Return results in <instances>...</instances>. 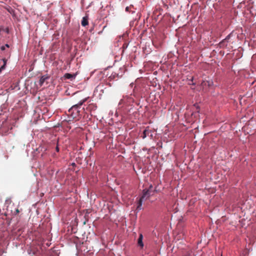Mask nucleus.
Returning <instances> with one entry per match:
<instances>
[{
  "mask_svg": "<svg viewBox=\"0 0 256 256\" xmlns=\"http://www.w3.org/2000/svg\"><path fill=\"white\" fill-rule=\"evenodd\" d=\"M56 150L57 152H59V148H58V146L56 147Z\"/></svg>",
  "mask_w": 256,
  "mask_h": 256,
  "instance_id": "dca6fc26",
  "label": "nucleus"
},
{
  "mask_svg": "<svg viewBox=\"0 0 256 256\" xmlns=\"http://www.w3.org/2000/svg\"><path fill=\"white\" fill-rule=\"evenodd\" d=\"M142 238H143V236H142V234H140L139 238H138V245L140 246L141 247H143L144 246V243L142 242Z\"/></svg>",
  "mask_w": 256,
  "mask_h": 256,
  "instance_id": "1a4fd4ad",
  "label": "nucleus"
},
{
  "mask_svg": "<svg viewBox=\"0 0 256 256\" xmlns=\"http://www.w3.org/2000/svg\"><path fill=\"white\" fill-rule=\"evenodd\" d=\"M202 85L204 86H208V87H211L214 85V82L212 79L208 78V80H204L202 81Z\"/></svg>",
  "mask_w": 256,
  "mask_h": 256,
  "instance_id": "39448f33",
  "label": "nucleus"
},
{
  "mask_svg": "<svg viewBox=\"0 0 256 256\" xmlns=\"http://www.w3.org/2000/svg\"><path fill=\"white\" fill-rule=\"evenodd\" d=\"M16 214L18 213L19 212V210H16Z\"/></svg>",
  "mask_w": 256,
  "mask_h": 256,
  "instance_id": "412c9836",
  "label": "nucleus"
},
{
  "mask_svg": "<svg viewBox=\"0 0 256 256\" xmlns=\"http://www.w3.org/2000/svg\"><path fill=\"white\" fill-rule=\"evenodd\" d=\"M81 24L83 26H85L88 24V16H86L83 17Z\"/></svg>",
  "mask_w": 256,
  "mask_h": 256,
  "instance_id": "6e6552de",
  "label": "nucleus"
},
{
  "mask_svg": "<svg viewBox=\"0 0 256 256\" xmlns=\"http://www.w3.org/2000/svg\"><path fill=\"white\" fill-rule=\"evenodd\" d=\"M131 12H132V14H134V12H135V11H134V10H132V11H131Z\"/></svg>",
  "mask_w": 256,
  "mask_h": 256,
  "instance_id": "aec40b11",
  "label": "nucleus"
},
{
  "mask_svg": "<svg viewBox=\"0 0 256 256\" xmlns=\"http://www.w3.org/2000/svg\"><path fill=\"white\" fill-rule=\"evenodd\" d=\"M4 64L2 66H1V67L0 68H1V70H2V69H4V67H5V65H6L5 61H4Z\"/></svg>",
  "mask_w": 256,
  "mask_h": 256,
  "instance_id": "2eb2a0df",
  "label": "nucleus"
},
{
  "mask_svg": "<svg viewBox=\"0 0 256 256\" xmlns=\"http://www.w3.org/2000/svg\"><path fill=\"white\" fill-rule=\"evenodd\" d=\"M152 195H154V192L152 194L149 192L148 191L146 190V188L143 190L142 194V196L140 198L138 203L136 209L138 211L142 209V206L144 200L148 199L150 196Z\"/></svg>",
  "mask_w": 256,
  "mask_h": 256,
  "instance_id": "f257e3e1",
  "label": "nucleus"
},
{
  "mask_svg": "<svg viewBox=\"0 0 256 256\" xmlns=\"http://www.w3.org/2000/svg\"><path fill=\"white\" fill-rule=\"evenodd\" d=\"M126 99L124 98H122V99H121L120 100L119 103H118V106H120L122 104H126Z\"/></svg>",
  "mask_w": 256,
  "mask_h": 256,
  "instance_id": "f8f14e48",
  "label": "nucleus"
},
{
  "mask_svg": "<svg viewBox=\"0 0 256 256\" xmlns=\"http://www.w3.org/2000/svg\"><path fill=\"white\" fill-rule=\"evenodd\" d=\"M104 89L105 88L104 85L100 84L96 88L94 92L96 94V93L99 92V95L100 96L104 92Z\"/></svg>",
  "mask_w": 256,
  "mask_h": 256,
  "instance_id": "20e7f679",
  "label": "nucleus"
},
{
  "mask_svg": "<svg viewBox=\"0 0 256 256\" xmlns=\"http://www.w3.org/2000/svg\"><path fill=\"white\" fill-rule=\"evenodd\" d=\"M86 98H84L81 100L78 103L72 106L68 110L69 112H70L72 110L74 109L77 110V112H79L78 109L86 101Z\"/></svg>",
  "mask_w": 256,
  "mask_h": 256,
  "instance_id": "7ed1b4c3",
  "label": "nucleus"
},
{
  "mask_svg": "<svg viewBox=\"0 0 256 256\" xmlns=\"http://www.w3.org/2000/svg\"><path fill=\"white\" fill-rule=\"evenodd\" d=\"M50 78V76L48 74H45L42 76L38 82L40 86H41L43 85L44 82Z\"/></svg>",
  "mask_w": 256,
  "mask_h": 256,
  "instance_id": "423d86ee",
  "label": "nucleus"
},
{
  "mask_svg": "<svg viewBox=\"0 0 256 256\" xmlns=\"http://www.w3.org/2000/svg\"><path fill=\"white\" fill-rule=\"evenodd\" d=\"M6 32H8V30H6Z\"/></svg>",
  "mask_w": 256,
  "mask_h": 256,
  "instance_id": "4be33fe9",
  "label": "nucleus"
},
{
  "mask_svg": "<svg viewBox=\"0 0 256 256\" xmlns=\"http://www.w3.org/2000/svg\"><path fill=\"white\" fill-rule=\"evenodd\" d=\"M192 84V85H195L196 84L194 82H190V83L189 84Z\"/></svg>",
  "mask_w": 256,
  "mask_h": 256,
  "instance_id": "a211bd4d",
  "label": "nucleus"
},
{
  "mask_svg": "<svg viewBox=\"0 0 256 256\" xmlns=\"http://www.w3.org/2000/svg\"><path fill=\"white\" fill-rule=\"evenodd\" d=\"M232 33H230L228 34L225 38L222 40L220 43L219 46L220 48H226L228 46V40L231 38Z\"/></svg>",
  "mask_w": 256,
  "mask_h": 256,
  "instance_id": "f03ea898",
  "label": "nucleus"
},
{
  "mask_svg": "<svg viewBox=\"0 0 256 256\" xmlns=\"http://www.w3.org/2000/svg\"><path fill=\"white\" fill-rule=\"evenodd\" d=\"M193 80H194V78H193V77H192V78L190 80L192 82Z\"/></svg>",
  "mask_w": 256,
  "mask_h": 256,
  "instance_id": "6ab92c4d",
  "label": "nucleus"
},
{
  "mask_svg": "<svg viewBox=\"0 0 256 256\" xmlns=\"http://www.w3.org/2000/svg\"><path fill=\"white\" fill-rule=\"evenodd\" d=\"M0 72H1V68H0Z\"/></svg>",
  "mask_w": 256,
  "mask_h": 256,
  "instance_id": "5701e85b",
  "label": "nucleus"
},
{
  "mask_svg": "<svg viewBox=\"0 0 256 256\" xmlns=\"http://www.w3.org/2000/svg\"><path fill=\"white\" fill-rule=\"evenodd\" d=\"M146 190H148V192L151 194H152L154 192V194L155 192H157V190L156 188H153L152 184H150L148 188L146 189Z\"/></svg>",
  "mask_w": 256,
  "mask_h": 256,
  "instance_id": "9d476101",
  "label": "nucleus"
},
{
  "mask_svg": "<svg viewBox=\"0 0 256 256\" xmlns=\"http://www.w3.org/2000/svg\"><path fill=\"white\" fill-rule=\"evenodd\" d=\"M131 6H126V12H129V9L130 8Z\"/></svg>",
  "mask_w": 256,
  "mask_h": 256,
  "instance_id": "4468645a",
  "label": "nucleus"
},
{
  "mask_svg": "<svg viewBox=\"0 0 256 256\" xmlns=\"http://www.w3.org/2000/svg\"><path fill=\"white\" fill-rule=\"evenodd\" d=\"M117 76H118V77H121V76H122V74H117Z\"/></svg>",
  "mask_w": 256,
  "mask_h": 256,
  "instance_id": "f3484780",
  "label": "nucleus"
},
{
  "mask_svg": "<svg viewBox=\"0 0 256 256\" xmlns=\"http://www.w3.org/2000/svg\"><path fill=\"white\" fill-rule=\"evenodd\" d=\"M64 78L66 79H72L75 78V76L72 75L70 74L66 73L64 76Z\"/></svg>",
  "mask_w": 256,
  "mask_h": 256,
  "instance_id": "9b49d317",
  "label": "nucleus"
},
{
  "mask_svg": "<svg viewBox=\"0 0 256 256\" xmlns=\"http://www.w3.org/2000/svg\"><path fill=\"white\" fill-rule=\"evenodd\" d=\"M9 45L8 44H6L4 46H2L0 47V49L2 50H5L6 47L9 48Z\"/></svg>",
  "mask_w": 256,
  "mask_h": 256,
  "instance_id": "ddd939ff",
  "label": "nucleus"
},
{
  "mask_svg": "<svg viewBox=\"0 0 256 256\" xmlns=\"http://www.w3.org/2000/svg\"><path fill=\"white\" fill-rule=\"evenodd\" d=\"M151 133V130H150L148 128H146L143 132L141 137L142 139H144L146 138L148 136V134Z\"/></svg>",
  "mask_w": 256,
  "mask_h": 256,
  "instance_id": "0eeeda50",
  "label": "nucleus"
}]
</instances>
